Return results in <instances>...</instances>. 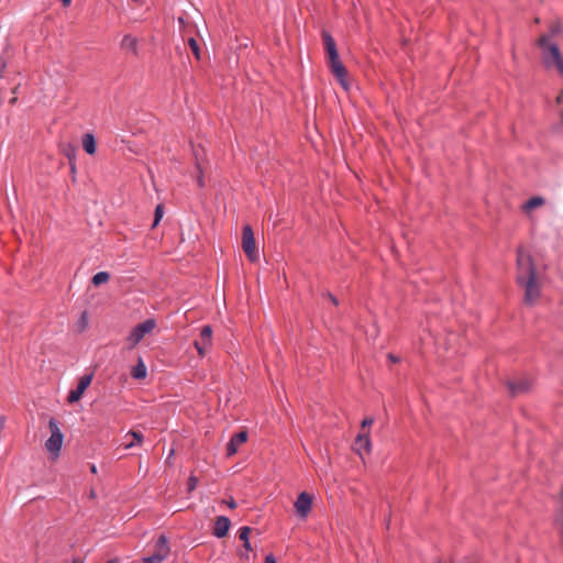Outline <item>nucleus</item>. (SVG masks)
Here are the masks:
<instances>
[{
  "label": "nucleus",
  "instance_id": "37998d69",
  "mask_svg": "<svg viewBox=\"0 0 563 563\" xmlns=\"http://www.w3.org/2000/svg\"><path fill=\"white\" fill-rule=\"evenodd\" d=\"M15 101H16V98L14 97V98H12V99L10 100V103H14Z\"/></svg>",
  "mask_w": 563,
  "mask_h": 563
},
{
  "label": "nucleus",
  "instance_id": "2eb2a0df",
  "mask_svg": "<svg viewBox=\"0 0 563 563\" xmlns=\"http://www.w3.org/2000/svg\"><path fill=\"white\" fill-rule=\"evenodd\" d=\"M59 150L68 159V163L76 162L77 146L71 143H60Z\"/></svg>",
  "mask_w": 563,
  "mask_h": 563
},
{
  "label": "nucleus",
  "instance_id": "39448f33",
  "mask_svg": "<svg viewBox=\"0 0 563 563\" xmlns=\"http://www.w3.org/2000/svg\"><path fill=\"white\" fill-rule=\"evenodd\" d=\"M170 548L167 538L161 534L154 545L153 554L142 559L143 563H162L169 554Z\"/></svg>",
  "mask_w": 563,
  "mask_h": 563
},
{
  "label": "nucleus",
  "instance_id": "f8f14e48",
  "mask_svg": "<svg viewBox=\"0 0 563 563\" xmlns=\"http://www.w3.org/2000/svg\"><path fill=\"white\" fill-rule=\"evenodd\" d=\"M246 442V429L241 430L238 432L230 442L227 445V455L232 456L238 452L239 445Z\"/></svg>",
  "mask_w": 563,
  "mask_h": 563
},
{
  "label": "nucleus",
  "instance_id": "1a4fd4ad",
  "mask_svg": "<svg viewBox=\"0 0 563 563\" xmlns=\"http://www.w3.org/2000/svg\"><path fill=\"white\" fill-rule=\"evenodd\" d=\"M520 286L525 289V302L529 306L534 305L540 297V286L537 278L520 284Z\"/></svg>",
  "mask_w": 563,
  "mask_h": 563
},
{
  "label": "nucleus",
  "instance_id": "20e7f679",
  "mask_svg": "<svg viewBox=\"0 0 563 563\" xmlns=\"http://www.w3.org/2000/svg\"><path fill=\"white\" fill-rule=\"evenodd\" d=\"M155 327L156 322L154 319H146L144 322L135 325L126 338L129 349H134L147 333L154 330Z\"/></svg>",
  "mask_w": 563,
  "mask_h": 563
},
{
  "label": "nucleus",
  "instance_id": "b1692460",
  "mask_svg": "<svg viewBox=\"0 0 563 563\" xmlns=\"http://www.w3.org/2000/svg\"><path fill=\"white\" fill-rule=\"evenodd\" d=\"M188 45H189L192 54L195 55L196 59L200 60V58H201V51H200L198 42L194 37H190L188 40Z\"/></svg>",
  "mask_w": 563,
  "mask_h": 563
},
{
  "label": "nucleus",
  "instance_id": "c756f323",
  "mask_svg": "<svg viewBox=\"0 0 563 563\" xmlns=\"http://www.w3.org/2000/svg\"><path fill=\"white\" fill-rule=\"evenodd\" d=\"M69 168H70V174H71V177H73V181L76 180V162H70L69 163Z\"/></svg>",
  "mask_w": 563,
  "mask_h": 563
},
{
  "label": "nucleus",
  "instance_id": "393cba45",
  "mask_svg": "<svg viewBox=\"0 0 563 563\" xmlns=\"http://www.w3.org/2000/svg\"><path fill=\"white\" fill-rule=\"evenodd\" d=\"M126 435H131L135 442H131L125 444L126 449L132 448L135 443H141L143 441V434L141 432L131 430Z\"/></svg>",
  "mask_w": 563,
  "mask_h": 563
},
{
  "label": "nucleus",
  "instance_id": "2f4dec72",
  "mask_svg": "<svg viewBox=\"0 0 563 563\" xmlns=\"http://www.w3.org/2000/svg\"><path fill=\"white\" fill-rule=\"evenodd\" d=\"M231 509H234L236 507V503L233 498H230L229 500L224 501Z\"/></svg>",
  "mask_w": 563,
  "mask_h": 563
},
{
  "label": "nucleus",
  "instance_id": "4468645a",
  "mask_svg": "<svg viewBox=\"0 0 563 563\" xmlns=\"http://www.w3.org/2000/svg\"><path fill=\"white\" fill-rule=\"evenodd\" d=\"M508 388L512 396H517L529 389V383L527 379H520L518 382H508Z\"/></svg>",
  "mask_w": 563,
  "mask_h": 563
},
{
  "label": "nucleus",
  "instance_id": "a19ab883",
  "mask_svg": "<svg viewBox=\"0 0 563 563\" xmlns=\"http://www.w3.org/2000/svg\"><path fill=\"white\" fill-rule=\"evenodd\" d=\"M64 7H68L71 0H62Z\"/></svg>",
  "mask_w": 563,
  "mask_h": 563
},
{
  "label": "nucleus",
  "instance_id": "9b49d317",
  "mask_svg": "<svg viewBox=\"0 0 563 563\" xmlns=\"http://www.w3.org/2000/svg\"><path fill=\"white\" fill-rule=\"evenodd\" d=\"M231 521L225 516H219L216 518L214 526H213V536L221 539L224 538L228 534V531L230 529Z\"/></svg>",
  "mask_w": 563,
  "mask_h": 563
},
{
  "label": "nucleus",
  "instance_id": "423d86ee",
  "mask_svg": "<svg viewBox=\"0 0 563 563\" xmlns=\"http://www.w3.org/2000/svg\"><path fill=\"white\" fill-rule=\"evenodd\" d=\"M48 428L51 431V437L46 440L45 448L51 453H57L63 445L64 434L62 433L58 423L54 418L49 419Z\"/></svg>",
  "mask_w": 563,
  "mask_h": 563
},
{
  "label": "nucleus",
  "instance_id": "aec40b11",
  "mask_svg": "<svg viewBox=\"0 0 563 563\" xmlns=\"http://www.w3.org/2000/svg\"><path fill=\"white\" fill-rule=\"evenodd\" d=\"M131 375L135 379H144L147 375V369L143 361L140 358L136 366L133 367Z\"/></svg>",
  "mask_w": 563,
  "mask_h": 563
},
{
  "label": "nucleus",
  "instance_id": "bb28decb",
  "mask_svg": "<svg viewBox=\"0 0 563 563\" xmlns=\"http://www.w3.org/2000/svg\"><path fill=\"white\" fill-rule=\"evenodd\" d=\"M241 247L246 253V223L241 227Z\"/></svg>",
  "mask_w": 563,
  "mask_h": 563
},
{
  "label": "nucleus",
  "instance_id": "7c9ffc66",
  "mask_svg": "<svg viewBox=\"0 0 563 563\" xmlns=\"http://www.w3.org/2000/svg\"><path fill=\"white\" fill-rule=\"evenodd\" d=\"M373 423H374V419L373 418H365L362 421V428L364 429L366 427H371Z\"/></svg>",
  "mask_w": 563,
  "mask_h": 563
},
{
  "label": "nucleus",
  "instance_id": "e433bc0d",
  "mask_svg": "<svg viewBox=\"0 0 563 563\" xmlns=\"http://www.w3.org/2000/svg\"><path fill=\"white\" fill-rule=\"evenodd\" d=\"M71 563H84V560L80 558H74Z\"/></svg>",
  "mask_w": 563,
  "mask_h": 563
},
{
  "label": "nucleus",
  "instance_id": "c9c22d12",
  "mask_svg": "<svg viewBox=\"0 0 563 563\" xmlns=\"http://www.w3.org/2000/svg\"><path fill=\"white\" fill-rule=\"evenodd\" d=\"M388 358H389L391 362H394V363H396V362H398V361H399V358H398V357H396V356H395V355H393V354H388Z\"/></svg>",
  "mask_w": 563,
  "mask_h": 563
},
{
  "label": "nucleus",
  "instance_id": "ddd939ff",
  "mask_svg": "<svg viewBox=\"0 0 563 563\" xmlns=\"http://www.w3.org/2000/svg\"><path fill=\"white\" fill-rule=\"evenodd\" d=\"M354 450L357 454L362 455L363 452L371 453L372 442L368 433H360L354 443Z\"/></svg>",
  "mask_w": 563,
  "mask_h": 563
},
{
  "label": "nucleus",
  "instance_id": "ea45409f",
  "mask_svg": "<svg viewBox=\"0 0 563 563\" xmlns=\"http://www.w3.org/2000/svg\"><path fill=\"white\" fill-rule=\"evenodd\" d=\"M559 30H560V29H559V26H558V25H553V26H552V29H551V32H552V34H554V33H558V32H559Z\"/></svg>",
  "mask_w": 563,
  "mask_h": 563
},
{
  "label": "nucleus",
  "instance_id": "0eeeda50",
  "mask_svg": "<svg viewBox=\"0 0 563 563\" xmlns=\"http://www.w3.org/2000/svg\"><path fill=\"white\" fill-rule=\"evenodd\" d=\"M212 344V328L210 325L202 327L199 339L194 342V345L200 356L206 355Z\"/></svg>",
  "mask_w": 563,
  "mask_h": 563
},
{
  "label": "nucleus",
  "instance_id": "dca6fc26",
  "mask_svg": "<svg viewBox=\"0 0 563 563\" xmlns=\"http://www.w3.org/2000/svg\"><path fill=\"white\" fill-rule=\"evenodd\" d=\"M82 147L86 151V153L89 155H92L96 153V150H97L96 139L91 133H86L82 136Z\"/></svg>",
  "mask_w": 563,
  "mask_h": 563
},
{
  "label": "nucleus",
  "instance_id": "6ab92c4d",
  "mask_svg": "<svg viewBox=\"0 0 563 563\" xmlns=\"http://www.w3.org/2000/svg\"><path fill=\"white\" fill-rule=\"evenodd\" d=\"M121 48L130 49L134 54H137V40L131 35H124L121 41Z\"/></svg>",
  "mask_w": 563,
  "mask_h": 563
},
{
  "label": "nucleus",
  "instance_id": "a878e982",
  "mask_svg": "<svg viewBox=\"0 0 563 563\" xmlns=\"http://www.w3.org/2000/svg\"><path fill=\"white\" fill-rule=\"evenodd\" d=\"M163 214H164V206L163 205L156 206L155 213H154L153 227H156L159 223L161 219L163 218Z\"/></svg>",
  "mask_w": 563,
  "mask_h": 563
},
{
  "label": "nucleus",
  "instance_id": "f3484780",
  "mask_svg": "<svg viewBox=\"0 0 563 563\" xmlns=\"http://www.w3.org/2000/svg\"><path fill=\"white\" fill-rule=\"evenodd\" d=\"M199 151L203 152L202 148L194 150V155L196 158V168H197V183L199 187H205V180H203V172H202V161L200 159Z\"/></svg>",
  "mask_w": 563,
  "mask_h": 563
},
{
  "label": "nucleus",
  "instance_id": "9d476101",
  "mask_svg": "<svg viewBox=\"0 0 563 563\" xmlns=\"http://www.w3.org/2000/svg\"><path fill=\"white\" fill-rule=\"evenodd\" d=\"M294 506L298 516L306 518L311 510L312 496L306 492L300 493Z\"/></svg>",
  "mask_w": 563,
  "mask_h": 563
},
{
  "label": "nucleus",
  "instance_id": "f704fd0d",
  "mask_svg": "<svg viewBox=\"0 0 563 563\" xmlns=\"http://www.w3.org/2000/svg\"><path fill=\"white\" fill-rule=\"evenodd\" d=\"M4 421H5V420H4V417H2V416H1V417H0V432H1V431L3 430V428H4Z\"/></svg>",
  "mask_w": 563,
  "mask_h": 563
},
{
  "label": "nucleus",
  "instance_id": "a211bd4d",
  "mask_svg": "<svg viewBox=\"0 0 563 563\" xmlns=\"http://www.w3.org/2000/svg\"><path fill=\"white\" fill-rule=\"evenodd\" d=\"M545 203V200L542 197L536 196L529 199L523 206L522 211L526 213L531 212L536 208H539Z\"/></svg>",
  "mask_w": 563,
  "mask_h": 563
},
{
  "label": "nucleus",
  "instance_id": "473e14b6",
  "mask_svg": "<svg viewBox=\"0 0 563 563\" xmlns=\"http://www.w3.org/2000/svg\"><path fill=\"white\" fill-rule=\"evenodd\" d=\"M265 563H277V562H276L275 558L272 554H269L265 558Z\"/></svg>",
  "mask_w": 563,
  "mask_h": 563
},
{
  "label": "nucleus",
  "instance_id": "7ed1b4c3",
  "mask_svg": "<svg viewBox=\"0 0 563 563\" xmlns=\"http://www.w3.org/2000/svg\"><path fill=\"white\" fill-rule=\"evenodd\" d=\"M536 278V268L531 256L519 249L517 254V283L520 285Z\"/></svg>",
  "mask_w": 563,
  "mask_h": 563
},
{
  "label": "nucleus",
  "instance_id": "6e6552de",
  "mask_svg": "<svg viewBox=\"0 0 563 563\" xmlns=\"http://www.w3.org/2000/svg\"><path fill=\"white\" fill-rule=\"evenodd\" d=\"M93 378V373L82 375L77 384L76 389L70 390L67 397V401L73 404L80 400L86 389L89 387Z\"/></svg>",
  "mask_w": 563,
  "mask_h": 563
},
{
  "label": "nucleus",
  "instance_id": "f03ea898",
  "mask_svg": "<svg viewBox=\"0 0 563 563\" xmlns=\"http://www.w3.org/2000/svg\"><path fill=\"white\" fill-rule=\"evenodd\" d=\"M538 44L542 52V62L547 68H555L563 76V57L559 46L550 41L549 35H541Z\"/></svg>",
  "mask_w": 563,
  "mask_h": 563
},
{
  "label": "nucleus",
  "instance_id": "4be33fe9",
  "mask_svg": "<svg viewBox=\"0 0 563 563\" xmlns=\"http://www.w3.org/2000/svg\"><path fill=\"white\" fill-rule=\"evenodd\" d=\"M88 323H89V318H88V312L87 311H82L78 321H77V329L79 332H84L87 328H88Z\"/></svg>",
  "mask_w": 563,
  "mask_h": 563
},
{
  "label": "nucleus",
  "instance_id": "72a5a7b5",
  "mask_svg": "<svg viewBox=\"0 0 563 563\" xmlns=\"http://www.w3.org/2000/svg\"><path fill=\"white\" fill-rule=\"evenodd\" d=\"M328 298L330 299V301H331L333 305H335V306H336V305L339 303V302H338V299H336L333 295L328 294Z\"/></svg>",
  "mask_w": 563,
  "mask_h": 563
},
{
  "label": "nucleus",
  "instance_id": "f257e3e1",
  "mask_svg": "<svg viewBox=\"0 0 563 563\" xmlns=\"http://www.w3.org/2000/svg\"><path fill=\"white\" fill-rule=\"evenodd\" d=\"M322 38L324 42V46H325V51H327L328 59H329V65H330L332 73L338 78V80L340 81L342 87L344 89H347L346 69L340 60L335 41L328 32L322 33Z\"/></svg>",
  "mask_w": 563,
  "mask_h": 563
},
{
  "label": "nucleus",
  "instance_id": "412c9836",
  "mask_svg": "<svg viewBox=\"0 0 563 563\" xmlns=\"http://www.w3.org/2000/svg\"><path fill=\"white\" fill-rule=\"evenodd\" d=\"M109 279H110L109 273L99 272L92 277L91 283L93 284V286H100L101 284L107 283Z\"/></svg>",
  "mask_w": 563,
  "mask_h": 563
},
{
  "label": "nucleus",
  "instance_id": "c03bdc74",
  "mask_svg": "<svg viewBox=\"0 0 563 563\" xmlns=\"http://www.w3.org/2000/svg\"><path fill=\"white\" fill-rule=\"evenodd\" d=\"M561 118H562V122H563V113H562Z\"/></svg>",
  "mask_w": 563,
  "mask_h": 563
},
{
  "label": "nucleus",
  "instance_id": "cd10ccee",
  "mask_svg": "<svg viewBox=\"0 0 563 563\" xmlns=\"http://www.w3.org/2000/svg\"><path fill=\"white\" fill-rule=\"evenodd\" d=\"M238 536H239V539L241 541H243V548L246 550V526L239 528Z\"/></svg>",
  "mask_w": 563,
  "mask_h": 563
},
{
  "label": "nucleus",
  "instance_id": "5701e85b",
  "mask_svg": "<svg viewBox=\"0 0 563 563\" xmlns=\"http://www.w3.org/2000/svg\"><path fill=\"white\" fill-rule=\"evenodd\" d=\"M247 244H249V262H251V261L255 260V255H254V252H255V241H254L253 232H252V230L250 228H249V241H247Z\"/></svg>",
  "mask_w": 563,
  "mask_h": 563
},
{
  "label": "nucleus",
  "instance_id": "c85d7f7f",
  "mask_svg": "<svg viewBox=\"0 0 563 563\" xmlns=\"http://www.w3.org/2000/svg\"><path fill=\"white\" fill-rule=\"evenodd\" d=\"M197 478L195 476H190L188 479V492H192L197 487Z\"/></svg>",
  "mask_w": 563,
  "mask_h": 563
},
{
  "label": "nucleus",
  "instance_id": "79ce46f5",
  "mask_svg": "<svg viewBox=\"0 0 563 563\" xmlns=\"http://www.w3.org/2000/svg\"><path fill=\"white\" fill-rule=\"evenodd\" d=\"M91 472H92V473H96V472H97V468H96V466H95V465H92V466H91Z\"/></svg>",
  "mask_w": 563,
  "mask_h": 563
},
{
  "label": "nucleus",
  "instance_id": "4c0bfd02",
  "mask_svg": "<svg viewBox=\"0 0 563 563\" xmlns=\"http://www.w3.org/2000/svg\"><path fill=\"white\" fill-rule=\"evenodd\" d=\"M563 101V91L556 97V102L561 103Z\"/></svg>",
  "mask_w": 563,
  "mask_h": 563
},
{
  "label": "nucleus",
  "instance_id": "58836bf2",
  "mask_svg": "<svg viewBox=\"0 0 563 563\" xmlns=\"http://www.w3.org/2000/svg\"><path fill=\"white\" fill-rule=\"evenodd\" d=\"M107 563H120V559L113 558V559L109 560Z\"/></svg>",
  "mask_w": 563,
  "mask_h": 563
}]
</instances>
